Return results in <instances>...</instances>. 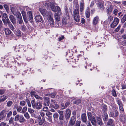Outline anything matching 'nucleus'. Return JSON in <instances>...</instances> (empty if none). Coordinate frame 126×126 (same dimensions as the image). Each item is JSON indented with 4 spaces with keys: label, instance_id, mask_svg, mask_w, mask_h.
<instances>
[{
    "label": "nucleus",
    "instance_id": "f257e3e1",
    "mask_svg": "<svg viewBox=\"0 0 126 126\" xmlns=\"http://www.w3.org/2000/svg\"><path fill=\"white\" fill-rule=\"evenodd\" d=\"M51 10L54 12H56L54 15L55 20L57 21H59L60 20V16L62 15L60 8L58 6L56 7L52 6Z\"/></svg>",
    "mask_w": 126,
    "mask_h": 126
},
{
    "label": "nucleus",
    "instance_id": "f03ea898",
    "mask_svg": "<svg viewBox=\"0 0 126 126\" xmlns=\"http://www.w3.org/2000/svg\"><path fill=\"white\" fill-rule=\"evenodd\" d=\"M76 9L73 11V16L74 20L77 22L79 21V5L78 3L76 5Z\"/></svg>",
    "mask_w": 126,
    "mask_h": 126
},
{
    "label": "nucleus",
    "instance_id": "7ed1b4c3",
    "mask_svg": "<svg viewBox=\"0 0 126 126\" xmlns=\"http://www.w3.org/2000/svg\"><path fill=\"white\" fill-rule=\"evenodd\" d=\"M32 105L33 108L37 110H40L42 108V104L40 101L36 102L34 100H32L31 101Z\"/></svg>",
    "mask_w": 126,
    "mask_h": 126
},
{
    "label": "nucleus",
    "instance_id": "20e7f679",
    "mask_svg": "<svg viewBox=\"0 0 126 126\" xmlns=\"http://www.w3.org/2000/svg\"><path fill=\"white\" fill-rule=\"evenodd\" d=\"M25 119L22 115L20 116L19 114L16 115L15 117L14 120L15 121H18L20 123H22L24 122Z\"/></svg>",
    "mask_w": 126,
    "mask_h": 126
},
{
    "label": "nucleus",
    "instance_id": "39448f33",
    "mask_svg": "<svg viewBox=\"0 0 126 126\" xmlns=\"http://www.w3.org/2000/svg\"><path fill=\"white\" fill-rule=\"evenodd\" d=\"M110 114V117H116L118 115V112L115 108H113L111 110Z\"/></svg>",
    "mask_w": 126,
    "mask_h": 126
},
{
    "label": "nucleus",
    "instance_id": "423d86ee",
    "mask_svg": "<svg viewBox=\"0 0 126 126\" xmlns=\"http://www.w3.org/2000/svg\"><path fill=\"white\" fill-rule=\"evenodd\" d=\"M66 14L63 17L62 22V23L64 24H66L67 23V20L69 18V16L68 12L66 10Z\"/></svg>",
    "mask_w": 126,
    "mask_h": 126
},
{
    "label": "nucleus",
    "instance_id": "0eeeda50",
    "mask_svg": "<svg viewBox=\"0 0 126 126\" xmlns=\"http://www.w3.org/2000/svg\"><path fill=\"white\" fill-rule=\"evenodd\" d=\"M59 107V105L55 100L52 99L51 100L49 107H52L55 109H57Z\"/></svg>",
    "mask_w": 126,
    "mask_h": 126
},
{
    "label": "nucleus",
    "instance_id": "6e6552de",
    "mask_svg": "<svg viewBox=\"0 0 126 126\" xmlns=\"http://www.w3.org/2000/svg\"><path fill=\"white\" fill-rule=\"evenodd\" d=\"M39 11L41 14L44 16H48L51 13V12H47L46 9L40 8Z\"/></svg>",
    "mask_w": 126,
    "mask_h": 126
},
{
    "label": "nucleus",
    "instance_id": "1a4fd4ad",
    "mask_svg": "<svg viewBox=\"0 0 126 126\" xmlns=\"http://www.w3.org/2000/svg\"><path fill=\"white\" fill-rule=\"evenodd\" d=\"M104 2L102 0H100L97 3V6L98 8L101 10H103L104 8Z\"/></svg>",
    "mask_w": 126,
    "mask_h": 126
},
{
    "label": "nucleus",
    "instance_id": "9d476101",
    "mask_svg": "<svg viewBox=\"0 0 126 126\" xmlns=\"http://www.w3.org/2000/svg\"><path fill=\"white\" fill-rule=\"evenodd\" d=\"M119 22L118 18L116 17L115 18L112 22L110 25V26L112 28L115 27L117 25Z\"/></svg>",
    "mask_w": 126,
    "mask_h": 126
},
{
    "label": "nucleus",
    "instance_id": "9b49d317",
    "mask_svg": "<svg viewBox=\"0 0 126 126\" xmlns=\"http://www.w3.org/2000/svg\"><path fill=\"white\" fill-rule=\"evenodd\" d=\"M52 13L49 14L48 16L47 19L50 25H54V22L52 16Z\"/></svg>",
    "mask_w": 126,
    "mask_h": 126
},
{
    "label": "nucleus",
    "instance_id": "f8f14e48",
    "mask_svg": "<svg viewBox=\"0 0 126 126\" xmlns=\"http://www.w3.org/2000/svg\"><path fill=\"white\" fill-rule=\"evenodd\" d=\"M7 113L6 110H3L0 113V120H2L5 117Z\"/></svg>",
    "mask_w": 126,
    "mask_h": 126
},
{
    "label": "nucleus",
    "instance_id": "ddd939ff",
    "mask_svg": "<svg viewBox=\"0 0 126 126\" xmlns=\"http://www.w3.org/2000/svg\"><path fill=\"white\" fill-rule=\"evenodd\" d=\"M44 105L45 106H48L50 104V100L49 98L48 97H44Z\"/></svg>",
    "mask_w": 126,
    "mask_h": 126
},
{
    "label": "nucleus",
    "instance_id": "4468645a",
    "mask_svg": "<svg viewBox=\"0 0 126 126\" xmlns=\"http://www.w3.org/2000/svg\"><path fill=\"white\" fill-rule=\"evenodd\" d=\"M65 112V117L66 119H68L69 118L70 116L71 110L69 109H67L66 110Z\"/></svg>",
    "mask_w": 126,
    "mask_h": 126
},
{
    "label": "nucleus",
    "instance_id": "2eb2a0df",
    "mask_svg": "<svg viewBox=\"0 0 126 126\" xmlns=\"http://www.w3.org/2000/svg\"><path fill=\"white\" fill-rule=\"evenodd\" d=\"M28 16L29 18V20L31 23L32 22L33 19L32 15V12L31 11H29L27 13Z\"/></svg>",
    "mask_w": 126,
    "mask_h": 126
},
{
    "label": "nucleus",
    "instance_id": "dca6fc26",
    "mask_svg": "<svg viewBox=\"0 0 126 126\" xmlns=\"http://www.w3.org/2000/svg\"><path fill=\"white\" fill-rule=\"evenodd\" d=\"M45 6L47 8H49L50 7L51 10V7L52 6H54V7H56L54 4L52 2H46V3H45Z\"/></svg>",
    "mask_w": 126,
    "mask_h": 126
},
{
    "label": "nucleus",
    "instance_id": "f3484780",
    "mask_svg": "<svg viewBox=\"0 0 126 126\" xmlns=\"http://www.w3.org/2000/svg\"><path fill=\"white\" fill-rule=\"evenodd\" d=\"M107 124L108 125L113 126H115L114 121L111 119H110L107 121Z\"/></svg>",
    "mask_w": 126,
    "mask_h": 126
},
{
    "label": "nucleus",
    "instance_id": "a211bd4d",
    "mask_svg": "<svg viewBox=\"0 0 126 126\" xmlns=\"http://www.w3.org/2000/svg\"><path fill=\"white\" fill-rule=\"evenodd\" d=\"M103 119L104 121H107L108 118V115L106 112H103L102 115Z\"/></svg>",
    "mask_w": 126,
    "mask_h": 126
},
{
    "label": "nucleus",
    "instance_id": "6ab92c4d",
    "mask_svg": "<svg viewBox=\"0 0 126 126\" xmlns=\"http://www.w3.org/2000/svg\"><path fill=\"white\" fill-rule=\"evenodd\" d=\"M76 120V118L74 116H72L70 119L69 121V124L70 125L73 126L74 125L75 123Z\"/></svg>",
    "mask_w": 126,
    "mask_h": 126
},
{
    "label": "nucleus",
    "instance_id": "aec40b11",
    "mask_svg": "<svg viewBox=\"0 0 126 126\" xmlns=\"http://www.w3.org/2000/svg\"><path fill=\"white\" fill-rule=\"evenodd\" d=\"M12 12L13 14L16 16L17 18H18L19 17H21V16L20 13L18 11L14 12L12 10Z\"/></svg>",
    "mask_w": 126,
    "mask_h": 126
},
{
    "label": "nucleus",
    "instance_id": "412c9836",
    "mask_svg": "<svg viewBox=\"0 0 126 126\" xmlns=\"http://www.w3.org/2000/svg\"><path fill=\"white\" fill-rule=\"evenodd\" d=\"M97 123L100 126H103L104 124L101 119L99 117H97Z\"/></svg>",
    "mask_w": 126,
    "mask_h": 126
},
{
    "label": "nucleus",
    "instance_id": "4be33fe9",
    "mask_svg": "<svg viewBox=\"0 0 126 126\" xmlns=\"http://www.w3.org/2000/svg\"><path fill=\"white\" fill-rule=\"evenodd\" d=\"M113 7L114 6L110 4L109 7L107 8V13H111L113 9Z\"/></svg>",
    "mask_w": 126,
    "mask_h": 126
},
{
    "label": "nucleus",
    "instance_id": "5701e85b",
    "mask_svg": "<svg viewBox=\"0 0 126 126\" xmlns=\"http://www.w3.org/2000/svg\"><path fill=\"white\" fill-rule=\"evenodd\" d=\"M36 22H40L42 20V16L40 15L36 16L34 18Z\"/></svg>",
    "mask_w": 126,
    "mask_h": 126
},
{
    "label": "nucleus",
    "instance_id": "b1692460",
    "mask_svg": "<svg viewBox=\"0 0 126 126\" xmlns=\"http://www.w3.org/2000/svg\"><path fill=\"white\" fill-rule=\"evenodd\" d=\"M9 18L10 20L13 24H14L16 23V19L12 15H10Z\"/></svg>",
    "mask_w": 126,
    "mask_h": 126
},
{
    "label": "nucleus",
    "instance_id": "393cba45",
    "mask_svg": "<svg viewBox=\"0 0 126 126\" xmlns=\"http://www.w3.org/2000/svg\"><path fill=\"white\" fill-rule=\"evenodd\" d=\"M86 115L85 113H83L81 115V119L82 121L84 123L87 121Z\"/></svg>",
    "mask_w": 126,
    "mask_h": 126
},
{
    "label": "nucleus",
    "instance_id": "a878e982",
    "mask_svg": "<svg viewBox=\"0 0 126 126\" xmlns=\"http://www.w3.org/2000/svg\"><path fill=\"white\" fill-rule=\"evenodd\" d=\"M28 110L32 116L33 117H34L35 115L34 114V110L31 108H28Z\"/></svg>",
    "mask_w": 126,
    "mask_h": 126
},
{
    "label": "nucleus",
    "instance_id": "bb28decb",
    "mask_svg": "<svg viewBox=\"0 0 126 126\" xmlns=\"http://www.w3.org/2000/svg\"><path fill=\"white\" fill-rule=\"evenodd\" d=\"M7 23L8 26L9 28L10 29L12 30H13L14 29V27L13 26L11 23L10 22L9 20H7Z\"/></svg>",
    "mask_w": 126,
    "mask_h": 126
},
{
    "label": "nucleus",
    "instance_id": "cd10ccee",
    "mask_svg": "<svg viewBox=\"0 0 126 126\" xmlns=\"http://www.w3.org/2000/svg\"><path fill=\"white\" fill-rule=\"evenodd\" d=\"M99 19L98 17L96 16L94 17L93 19V23L94 25H96L98 22Z\"/></svg>",
    "mask_w": 126,
    "mask_h": 126
},
{
    "label": "nucleus",
    "instance_id": "c85d7f7f",
    "mask_svg": "<svg viewBox=\"0 0 126 126\" xmlns=\"http://www.w3.org/2000/svg\"><path fill=\"white\" fill-rule=\"evenodd\" d=\"M7 98V96L3 95L0 97V102L5 101Z\"/></svg>",
    "mask_w": 126,
    "mask_h": 126
},
{
    "label": "nucleus",
    "instance_id": "c756f323",
    "mask_svg": "<svg viewBox=\"0 0 126 126\" xmlns=\"http://www.w3.org/2000/svg\"><path fill=\"white\" fill-rule=\"evenodd\" d=\"M15 107L17 111L18 112H20L22 109V107L20 106H18L17 104L15 105Z\"/></svg>",
    "mask_w": 126,
    "mask_h": 126
},
{
    "label": "nucleus",
    "instance_id": "7c9ffc66",
    "mask_svg": "<svg viewBox=\"0 0 126 126\" xmlns=\"http://www.w3.org/2000/svg\"><path fill=\"white\" fill-rule=\"evenodd\" d=\"M85 15L86 17L87 18H89V17L90 16V13L89 9V8H88L86 10Z\"/></svg>",
    "mask_w": 126,
    "mask_h": 126
},
{
    "label": "nucleus",
    "instance_id": "2f4dec72",
    "mask_svg": "<svg viewBox=\"0 0 126 126\" xmlns=\"http://www.w3.org/2000/svg\"><path fill=\"white\" fill-rule=\"evenodd\" d=\"M101 109L103 111V112H106L107 111V107L106 105L105 104L102 105Z\"/></svg>",
    "mask_w": 126,
    "mask_h": 126
},
{
    "label": "nucleus",
    "instance_id": "473e14b6",
    "mask_svg": "<svg viewBox=\"0 0 126 126\" xmlns=\"http://www.w3.org/2000/svg\"><path fill=\"white\" fill-rule=\"evenodd\" d=\"M84 8V3L81 2L80 5V11L81 12L83 11Z\"/></svg>",
    "mask_w": 126,
    "mask_h": 126
},
{
    "label": "nucleus",
    "instance_id": "72a5a7b5",
    "mask_svg": "<svg viewBox=\"0 0 126 126\" xmlns=\"http://www.w3.org/2000/svg\"><path fill=\"white\" fill-rule=\"evenodd\" d=\"M4 31L6 35H9L11 33V31L8 28H5Z\"/></svg>",
    "mask_w": 126,
    "mask_h": 126
},
{
    "label": "nucleus",
    "instance_id": "f704fd0d",
    "mask_svg": "<svg viewBox=\"0 0 126 126\" xmlns=\"http://www.w3.org/2000/svg\"><path fill=\"white\" fill-rule=\"evenodd\" d=\"M15 34L17 36L19 37L21 35L20 31L19 30H17L14 32Z\"/></svg>",
    "mask_w": 126,
    "mask_h": 126
},
{
    "label": "nucleus",
    "instance_id": "c9c22d12",
    "mask_svg": "<svg viewBox=\"0 0 126 126\" xmlns=\"http://www.w3.org/2000/svg\"><path fill=\"white\" fill-rule=\"evenodd\" d=\"M119 106V110L120 111L122 112V113L123 114V115H124V110L123 109V105H122L121 106Z\"/></svg>",
    "mask_w": 126,
    "mask_h": 126
},
{
    "label": "nucleus",
    "instance_id": "e433bc0d",
    "mask_svg": "<svg viewBox=\"0 0 126 126\" xmlns=\"http://www.w3.org/2000/svg\"><path fill=\"white\" fill-rule=\"evenodd\" d=\"M113 17L112 16L109 15L107 19L108 21L110 22L113 20Z\"/></svg>",
    "mask_w": 126,
    "mask_h": 126
},
{
    "label": "nucleus",
    "instance_id": "4c0bfd02",
    "mask_svg": "<svg viewBox=\"0 0 126 126\" xmlns=\"http://www.w3.org/2000/svg\"><path fill=\"white\" fill-rule=\"evenodd\" d=\"M45 121V118H43L39 122V125H42L44 123Z\"/></svg>",
    "mask_w": 126,
    "mask_h": 126
},
{
    "label": "nucleus",
    "instance_id": "58836bf2",
    "mask_svg": "<svg viewBox=\"0 0 126 126\" xmlns=\"http://www.w3.org/2000/svg\"><path fill=\"white\" fill-rule=\"evenodd\" d=\"M13 104V102L12 101H8L7 103V106L9 107H10Z\"/></svg>",
    "mask_w": 126,
    "mask_h": 126
},
{
    "label": "nucleus",
    "instance_id": "ea45409f",
    "mask_svg": "<svg viewBox=\"0 0 126 126\" xmlns=\"http://www.w3.org/2000/svg\"><path fill=\"white\" fill-rule=\"evenodd\" d=\"M18 21L20 24H21L23 23V21L22 19V17H19L17 18Z\"/></svg>",
    "mask_w": 126,
    "mask_h": 126
},
{
    "label": "nucleus",
    "instance_id": "a19ab883",
    "mask_svg": "<svg viewBox=\"0 0 126 126\" xmlns=\"http://www.w3.org/2000/svg\"><path fill=\"white\" fill-rule=\"evenodd\" d=\"M126 21V15H125L122 18L121 22L122 23H124Z\"/></svg>",
    "mask_w": 126,
    "mask_h": 126
},
{
    "label": "nucleus",
    "instance_id": "79ce46f5",
    "mask_svg": "<svg viewBox=\"0 0 126 126\" xmlns=\"http://www.w3.org/2000/svg\"><path fill=\"white\" fill-rule=\"evenodd\" d=\"M24 116L27 119H29L30 117L29 114L27 112H26L24 113Z\"/></svg>",
    "mask_w": 126,
    "mask_h": 126
},
{
    "label": "nucleus",
    "instance_id": "37998d69",
    "mask_svg": "<svg viewBox=\"0 0 126 126\" xmlns=\"http://www.w3.org/2000/svg\"><path fill=\"white\" fill-rule=\"evenodd\" d=\"M56 95V94L55 93H53L52 94H47L46 95L47 96H50L51 97L53 98L55 97Z\"/></svg>",
    "mask_w": 126,
    "mask_h": 126
},
{
    "label": "nucleus",
    "instance_id": "c03bdc74",
    "mask_svg": "<svg viewBox=\"0 0 126 126\" xmlns=\"http://www.w3.org/2000/svg\"><path fill=\"white\" fill-rule=\"evenodd\" d=\"M27 108L26 107H24L23 108L21 113H24L27 110Z\"/></svg>",
    "mask_w": 126,
    "mask_h": 126
},
{
    "label": "nucleus",
    "instance_id": "a18cd8bd",
    "mask_svg": "<svg viewBox=\"0 0 126 126\" xmlns=\"http://www.w3.org/2000/svg\"><path fill=\"white\" fill-rule=\"evenodd\" d=\"M3 16L4 17L5 19H6L7 22V20H9L8 18V17L7 16L6 14L4 13L3 14Z\"/></svg>",
    "mask_w": 126,
    "mask_h": 126
},
{
    "label": "nucleus",
    "instance_id": "49530a36",
    "mask_svg": "<svg viewBox=\"0 0 126 126\" xmlns=\"http://www.w3.org/2000/svg\"><path fill=\"white\" fill-rule=\"evenodd\" d=\"M121 27V25H119L118 27L114 30V31L115 32H117L120 30Z\"/></svg>",
    "mask_w": 126,
    "mask_h": 126
},
{
    "label": "nucleus",
    "instance_id": "de8ad7c7",
    "mask_svg": "<svg viewBox=\"0 0 126 126\" xmlns=\"http://www.w3.org/2000/svg\"><path fill=\"white\" fill-rule=\"evenodd\" d=\"M93 125L95 126L96 124V122L95 119H94L91 121Z\"/></svg>",
    "mask_w": 126,
    "mask_h": 126
},
{
    "label": "nucleus",
    "instance_id": "09e8293b",
    "mask_svg": "<svg viewBox=\"0 0 126 126\" xmlns=\"http://www.w3.org/2000/svg\"><path fill=\"white\" fill-rule=\"evenodd\" d=\"M21 28L22 31H26L27 28L26 26L24 25H22L21 26Z\"/></svg>",
    "mask_w": 126,
    "mask_h": 126
},
{
    "label": "nucleus",
    "instance_id": "8fccbe9b",
    "mask_svg": "<svg viewBox=\"0 0 126 126\" xmlns=\"http://www.w3.org/2000/svg\"><path fill=\"white\" fill-rule=\"evenodd\" d=\"M112 95L114 96L115 97L117 96V95L116 93V92L114 90H113L112 91Z\"/></svg>",
    "mask_w": 126,
    "mask_h": 126
},
{
    "label": "nucleus",
    "instance_id": "3c124183",
    "mask_svg": "<svg viewBox=\"0 0 126 126\" xmlns=\"http://www.w3.org/2000/svg\"><path fill=\"white\" fill-rule=\"evenodd\" d=\"M121 45L124 46H126V40L122 41L121 43Z\"/></svg>",
    "mask_w": 126,
    "mask_h": 126
},
{
    "label": "nucleus",
    "instance_id": "603ef678",
    "mask_svg": "<svg viewBox=\"0 0 126 126\" xmlns=\"http://www.w3.org/2000/svg\"><path fill=\"white\" fill-rule=\"evenodd\" d=\"M26 104L25 102L24 101H22L20 102V105L22 106H24Z\"/></svg>",
    "mask_w": 126,
    "mask_h": 126
},
{
    "label": "nucleus",
    "instance_id": "864d4df0",
    "mask_svg": "<svg viewBox=\"0 0 126 126\" xmlns=\"http://www.w3.org/2000/svg\"><path fill=\"white\" fill-rule=\"evenodd\" d=\"M117 103L119 106L123 105L121 101L120 100H117Z\"/></svg>",
    "mask_w": 126,
    "mask_h": 126
},
{
    "label": "nucleus",
    "instance_id": "5fc2aeb1",
    "mask_svg": "<svg viewBox=\"0 0 126 126\" xmlns=\"http://www.w3.org/2000/svg\"><path fill=\"white\" fill-rule=\"evenodd\" d=\"M14 121V118L11 117L9 120V124H12Z\"/></svg>",
    "mask_w": 126,
    "mask_h": 126
},
{
    "label": "nucleus",
    "instance_id": "6e6d98bb",
    "mask_svg": "<svg viewBox=\"0 0 126 126\" xmlns=\"http://www.w3.org/2000/svg\"><path fill=\"white\" fill-rule=\"evenodd\" d=\"M118 11L117 9H115L113 11V14L115 15L116 16L117 15V13Z\"/></svg>",
    "mask_w": 126,
    "mask_h": 126
},
{
    "label": "nucleus",
    "instance_id": "4d7b16f0",
    "mask_svg": "<svg viewBox=\"0 0 126 126\" xmlns=\"http://www.w3.org/2000/svg\"><path fill=\"white\" fill-rule=\"evenodd\" d=\"M12 113V111H9L7 114V117H10Z\"/></svg>",
    "mask_w": 126,
    "mask_h": 126
},
{
    "label": "nucleus",
    "instance_id": "13d9d810",
    "mask_svg": "<svg viewBox=\"0 0 126 126\" xmlns=\"http://www.w3.org/2000/svg\"><path fill=\"white\" fill-rule=\"evenodd\" d=\"M81 102V101L80 100H77L75 101H74V103L75 104H76L77 105L79 104Z\"/></svg>",
    "mask_w": 126,
    "mask_h": 126
},
{
    "label": "nucleus",
    "instance_id": "bf43d9fd",
    "mask_svg": "<svg viewBox=\"0 0 126 126\" xmlns=\"http://www.w3.org/2000/svg\"><path fill=\"white\" fill-rule=\"evenodd\" d=\"M61 109L62 110H63L65 109L66 108L65 107V105L63 103H62L61 104Z\"/></svg>",
    "mask_w": 126,
    "mask_h": 126
},
{
    "label": "nucleus",
    "instance_id": "052dcab7",
    "mask_svg": "<svg viewBox=\"0 0 126 126\" xmlns=\"http://www.w3.org/2000/svg\"><path fill=\"white\" fill-rule=\"evenodd\" d=\"M5 90L3 89H0V95L3 94L5 92Z\"/></svg>",
    "mask_w": 126,
    "mask_h": 126
},
{
    "label": "nucleus",
    "instance_id": "680f3d73",
    "mask_svg": "<svg viewBox=\"0 0 126 126\" xmlns=\"http://www.w3.org/2000/svg\"><path fill=\"white\" fill-rule=\"evenodd\" d=\"M59 115L57 113H56L54 114L53 115V117L54 118H58V117Z\"/></svg>",
    "mask_w": 126,
    "mask_h": 126
},
{
    "label": "nucleus",
    "instance_id": "e2e57ef3",
    "mask_svg": "<svg viewBox=\"0 0 126 126\" xmlns=\"http://www.w3.org/2000/svg\"><path fill=\"white\" fill-rule=\"evenodd\" d=\"M76 126H80L81 122L80 121H76Z\"/></svg>",
    "mask_w": 126,
    "mask_h": 126
},
{
    "label": "nucleus",
    "instance_id": "0e129e2a",
    "mask_svg": "<svg viewBox=\"0 0 126 126\" xmlns=\"http://www.w3.org/2000/svg\"><path fill=\"white\" fill-rule=\"evenodd\" d=\"M6 123L4 122H1L0 125V126H5Z\"/></svg>",
    "mask_w": 126,
    "mask_h": 126
},
{
    "label": "nucleus",
    "instance_id": "69168bd1",
    "mask_svg": "<svg viewBox=\"0 0 126 126\" xmlns=\"http://www.w3.org/2000/svg\"><path fill=\"white\" fill-rule=\"evenodd\" d=\"M21 14L22 15L23 17H25L26 16V14L25 12L24 11H22L21 12Z\"/></svg>",
    "mask_w": 126,
    "mask_h": 126
},
{
    "label": "nucleus",
    "instance_id": "338daca9",
    "mask_svg": "<svg viewBox=\"0 0 126 126\" xmlns=\"http://www.w3.org/2000/svg\"><path fill=\"white\" fill-rule=\"evenodd\" d=\"M40 115L43 118L44 116L45 115V113L44 112L42 111L40 112Z\"/></svg>",
    "mask_w": 126,
    "mask_h": 126
},
{
    "label": "nucleus",
    "instance_id": "774afa93",
    "mask_svg": "<svg viewBox=\"0 0 126 126\" xmlns=\"http://www.w3.org/2000/svg\"><path fill=\"white\" fill-rule=\"evenodd\" d=\"M87 116L88 119L93 116L92 115L91 113L90 112H89L88 113Z\"/></svg>",
    "mask_w": 126,
    "mask_h": 126
}]
</instances>
